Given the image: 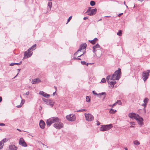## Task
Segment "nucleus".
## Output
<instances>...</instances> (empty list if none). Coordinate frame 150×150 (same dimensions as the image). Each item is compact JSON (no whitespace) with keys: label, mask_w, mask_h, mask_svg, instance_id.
Listing matches in <instances>:
<instances>
[{"label":"nucleus","mask_w":150,"mask_h":150,"mask_svg":"<svg viewBox=\"0 0 150 150\" xmlns=\"http://www.w3.org/2000/svg\"><path fill=\"white\" fill-rule=\"evenodd\" d=\"M121 74V69L119 68L118 70L116 71L111 76L110 80H118L120 78Z\"/></svg>","instance_id":"nucleus-1"},{"label":"nucleus","mask_w":150,"mask_h":150,"mask_svg":"<svg viewBox=\"0 0 150 150\" xmlns=\"http://www.w3.org/2000/svg\"><path fill=\"white\" fill-rule=\"evenodd\" d=\"M60 121L59 119L57 117H54L50 118L47 120L46 124L47 126H50L54 122H58Z\"/></svg>","instance_id":"nucleus-2"},{"label":"nucleus","mask_w":150,"mask_h":150,"mask_svg":"<svg viewBox=\"0 0 150 150\" xmlns=\"http://www.w3.org/2000/svg\"><path fill=\"white\" fill-rule=\"evenodd\" d=\"M112 125L111 124L108 125H102L100 128V130L101 131H107L112 127Z\"/></svg>","instance_id":"nucleus-3"},{"label":"nucleus","mask_w":150,"mask_h":150,"mask_svg":"<svg viewBox=\"0 0 150 150\" xmlns=\"http://www.w3.org/2000/svg\"><path fill=\"white\" fill-rule=\"evenodd\" d=\"M150 73V70H148L146 71L143 72L142 74V78L144 81H146L148 78Z\"/></svg>","instance_id":"nucleus-4"},{"label":"nucleus","mask_w":150,"mask_h":150,"mask_svg":"<svg viewBox=\"0 0 150 150\" xmlns=\"http://www.w3.org/2000/svg\"><path fill=\"white\" fill-rule=\"evenodd\" d=\"M91 8H89L86 12V13H87L88 15L92 16L96 13L97 9L96 8L91 9Z\"/></svg>","instance_id":"nucleus-5"},{"label":"nucleus","mask_w":150,"mask_h":150,"mask_svg":"<svg viewBox=\"0 0 150 150\" xmlns=\"http://www.w3.org/2000/svg\"><path fill=\"white\" fill-rule=\"evenodd\" d=\"M136 118L135 120L137 121L138 124L140 126H142L144 125V123L143 122L144 121L143 119L140 117L139 115Z\"/></svg>","instance_id":"nucleus-6"},{"label":"nucleus","mask_w":150,"mask_h":150,"mask_svg":"<svg viewBox=\"0 0 150 150\" xmlns=\"http://www.w3.org/2000/svg\"><path fill=\"white\" fill-rule=\"evenodd\" d=\"M85 116L86 120L88 121H91L94 119V117L91 114L89 113L85 114Z\"/></svg>","instance_id":"nucleus-7"},{"label":"nucleus","mask_w":150,"mask_h":150,"mask_svg":"<svg viewBox=\"0 0 150 150\" xmlns=\"http://www.w3.org/2000/svg\"><path fill=\"white\" fill-rule=\"evenodd\" d=\"M67 119L69 121H74L76 119V116L75 115L72 114H69L67 115L66 117Z\"/></svg>","instance_id":"nucleus-8"},{"label":"nucleus","mask_w":150,"mask_h":150,"mask_svg":"<svg viewBox=\"0 0 150 150\" xmlns=\"http://www.w3.org/2000/svg\"><path fill=\"white\" fill-rule=\"evenodd\" d=\"M32 51H31L29 49L25 52L24 53V57L23 58H28L30 57L32 54Z\"/></svg>","instance_id":"nucleus-9"},{"label":"nucleus","mask_w":150,"mask_h":150,"mask_svg":"<svg viewBox=\"0 0 150 150\" xmlns=\"http://www.w3.org/2000/svg\"><path fill=\"white\" fill-rule=\"evenodd\" d=\"M58 123H55L54 124V127L57 129H60L63 127V123L61 122H58Z\"/></svg>","instance_id":"nucleus-10"},{"label":"nucleus","mask_w":150,"mask_h":150,"mask_svg":"<svg viewBox=\"0 0 150 150\" xmlns=\"http://www.w3.org/2000/svg\"><path fill=\"white\" fill-rule=\"evenodd\" d=\"M139 115L133 112L129 113L128 114L129 117L132 119H136V117H137Z\"/></svg>","instance_id":"nucleus-11"},{"label":"nucleus","mask_w":150,"mask_h":150,"mask_svg":"<svg viewBox=\"0 0 150 150\" xmlns=\"http://www.w3.org/2000/svg\"><path fill=\"white\" fill-rule=\"evenodd\" d=\"M19 144L20 145L26 147L27 146V144L25 142L23 139L22 138H21L19 140Z\"/></svg>","instance_id":"nucleus-12"},{"label":"nucleus","mask_w":150,"mask_h":150,"mask_svg":"<svg viewBox=\"0 0 150 150\" xmlns=\"http://www.w3.org/2000/svg\"><path fill=\"white\" fill-rule=\"evenodd\" d=\"M86 46L87 45L86 43L81 44L80 46L79 49L77 50V52H79L83 49H86Z\"/></svg>","instance_id":"nucleus-13"},{"label":"nucleus","mask_w":150,"mask_h":150,"mask_svg":"<svg viewBox=\"0 0 150 150\" xmlns=\"http://www.w3.org/2000/svg\"><path fill=\"white\" fill-rule=\"evenodd\" d=\"M93 51L94 54H95L96 55V53L95 52V51L96 49H100V46L98 44H97L96 45L94 46L93 47Z\"/></svg>","instance_id":"nucleus-14"},{"label":"nucleus","mask_w":150,"mask_h":150,"mask_svg":"<svg viewBox=\"0 0 150 150\" xmlns=\"http://www.w3.org/2000/svg\"><path fill=\"white\" fill-rule=\"evenodd\" d=\"M45 123L43 120H41L40 121L39 126L41 128L44 129L45 127Z\"/></svg>","instance_id":"nucleus-15"},{"label":"nucleus","mask_w":150,"mask_h":150,"mask_svg":"<svg viewBox=\"0 0 150 150\" xmlns=\"http://www.w3.org/2000/svg\"><path fill=\"white\" fill-rule=\"evenodd\" d=\"M39 94L47 98H48V97L50 96V95L48 94L43 91H40L39 92Z\"/></svg>","instance_id":"nucleus-16"},{"label":"nucleus","mask_w":150,"mask_h":150,"mask_svg":"<svg viewBox=\"0 0 150 150\" xmlns=\"http://www.w3.org/2000/svg\"><path fill=\"white\" fill-rule=\"evenodd\" d=\"M41 81L40 79L39 78H36L35 79H33L32 80V84H35L41 82Z\"/></svg>","instance_id":"nucleus-17"},{"label":"nucleus","mask_w":150,"mask_h":150,"mask_svg":"<svg viewBox=\"0 0 150 150\" xmlns=\"http://www.w3.org/2000/svg\"><path fill=\"white\" fill-rule=\"evenodd\" d=\"M54 102L52 100L49 99L46 104L47 105H50L51 107H52L54 105Z\"/></svg>","instance_id":"nucleus-18"},{"label":"nucleus","mask_w":150,"mask_h":150,"mask_svg":"<svg viewBox=\"0 0 150 150\" xmlns=\"http://www.w3.org/2000/svg\"><path fill=\"white\" fill-rule=\"evenodd\" d=\"M17 149V147L13 145H11L9 146V149L10 150H16Z\"/></svg>","instance_id":"nucleus-19"},{"label":"nucleus","mask_w":150,"mask_h":150,"mask_svg":"<svg viewBox=\"0 0 150 150\" xmlns=\"http://www.w3.org/2000/svg\"><path fill=\"white\" fill-rule=\"evenodd\" d=\"M95 52L96 53V54L99 55H101L102 54V52L101 50L100 49H96L95 51Z\"/></svg>","instance_id":"nucleus-20"},{"label":"nucleus","mask_w":150,"mask_h":150,"mask_svg":"<svg viewBox=\"0 0 150 150\" xmlns=\"http://www.w3.org/2000/svg\"><path fill=\"white\" fill-rule=\"evenodd\" d=\"M148 100H149V99L147 98H145L144 100V109H145V108L146 106L147 103H148Z\"/></svg>","instance_id":"nucleus-21"},{"label":"nucleus","mask_w":150,"mask_h":150,"mask_svg":"<svg viewBox=\"0 0 150 150\" xmlns=\"http://www.w3.org/2000/svg\"><path fill=\"white\" fill-rule=\"evenodd\" d=\"M36 48V44H35L33 46H32L29 49L30 50H35Z\"/></svg>","instance_id":"nucleus-22"},{"label":"nucleus","mask_w":150,"mask_h":150,"mask_svg":"<svg viewBox=\"0 0 150 150\" xmlns=\"http://www.w3.org/2000/svg\"><path fill=\"white\" fill-rule=\"evenodd\" d=\"M133 143L134 145H138L140 144V142L137 140H135L133 141Z\"/></svg>","instance_id":"nucleus-23"},{"label":"nucleus","mask_w":150,"mask_h":150,"mask_svg":"<svg viewBox=\"0 0 150 150\" xmlns=\"http://www.w3.org/2000/svg\"><path fill=\"white\" fill-rule=\"evenodd\" d=\"M81 64L83 65H86L88 66V64H91V63H87L85 61H81Z\"/></svg>","instance_id":"nucleus-24"},{"label":"nucleus","mask_w":150,"mask_h":150,"mask_svg":"<svg viewBox=\"0 0 150 150\" xmlns=\"http://www.w3.org/2000/svg\"><path fill=\"white\" fill-rule=\"evenodd\" d=\"M116 111V110H114L112 108H111L109 111V113L113 114L115 113Z\"/></svg>","instance_id":"nucleus-25"},{"label":"nucleus","mask_w":150,"mask_h":150,"mask_svg":"<svg viewBox=\"0 0 150 150\" xmlns=\"http://www.w3.org/2000/svg\"><path fill=\"white\" fill-rule=\"evenodd\" d=\"M109 83V84H110V86L111 88H112L114 87V84L113 83H112V81H110V82H109V83Z\"/></svg>","instance_id":"nucleus-26"},{"label":"nucleus","mask_w":150,"mask_h":150,"mask_svg":"<svg viewBox=\"0 0 150 150\" xmlns=\"http://www.w3.org/2000/svg\"><path fill=\"white\" fill-rule=\"evenodd\" d=\"M52 2H49L48 4V6L49 7L50 10H51V8L52 6Z\"/></svg>","instance_id":"nucleus-27"},{"label":"nucleus","mask_w":150,"mask_h":150,"mask_svg":"<svg viewBox=\"0 0 150 150\" xmlns=\"http://www.w3.org/2000/svg\"><path fill=\"white\" fill-rule=\"evenodd\" d=\"M111 76L110 75H108L107 76L106 79L107 80V81L108 83H109L110 82L109 79H110L111 78Z\"/></svg>","instance_id":"nucleus-28"},{"label":"nucleus","mask_w":150,"mask_h":150,"mask_svg":"<svg viewBox=\"0 0 150 150\" xmlns=\"http://www.w3.org/2000/svg\"><path fill=\"white\" fill-rule=\"evenodd\" d=\"M117 35L119 36H121L122 34V30H120L117 33Z\"/></svg>","instance_id":"nucleus-29"},{"label":"nucleus","mask_w":150,"mask_h":150,"mask_svg":"<svg viewBox=\"0 0 150 150\" xmlns=\"http://www.w3.org/2000/svg\"><path fill=\"white\" fill-rule=\"evenodd\" d=\"M105 94H106L105 93L102 92L101 93L98 94L97 96H98L100 97L101 96V95H105Z\"/></svg>","instance_id":"nucleus-30"},{"label":"nucleus","mask_w":150,"mask_h":150,"mask_svg":"<svg viewBox=\"0 0 150 150\" xmlns=\"http://www.w3.org/2000/svg\"><path fill=\"white\" fill-rule=\"evenodd\" d=\"M86 101L87 102H89L90 101V98L89 96H87L86 97Z\"/></svg>","instance_id":"nucleus-31"},{"label":"nucleus","mask_w":150,"mask_h":150,"mask_svg":"<svg viewBox=\"0 0 150 150\" xmlns=\"http://www.w3.org/2000/svg\"><path fill=\"white\" fill-rule=\"evenodd\" d=\"M90 4L91 6H93L95 4V2L94 1H91L90 2Z\"/></svg>","instance_id":"nucleus-32"},{"label":"nucleus","mask_w":150,"mask_h":150,"mask_svg":"<svg viewBox=\"0 0 150 150\" xmlns=\"http://www.w3.org/2000/svg\"><path fill=\"white\" fill-rule=\"evenodd\" d=\"M86 111V109H81L77 111V112H83Z\"/></svg>","instance_id":"nucleus-33"},{"label":"nucleus","mask_w":150,"mask_h":150,"mask_svg":"<svg viewBox=\"0 0 150 150\" xmlns=\"http://www.w3.org/2000/svg\"><path fill=\"white\" fill-rule=\"evenodd\" d=\"M3 143L2 142V141H1L0 142V149H1L3 147Z\"/></svg>","instance_id":"nucleus-34"},{"label":"nucleus","mask_w":150,"mask_h":150,"mask_svg":"<svg viewBox=\"0 0 150 150\" xmlns=\"http://www.w3.org/2000/svg\"><path fill=\"white\" fill-rule=\"evenodd\" d=\"M102 83H105V82H106V80H105V78H103L101 80V82Z\"/></svg>","instance_id":"nucleus-35"},{"label":"nucleus","mask_w":150,"mask_h":150,"mask_svg":"<svg viewBox=\"0 0 150 150\" xmlns=\"http://www.w3.org/2000/svg\"><path fill=\"white\" fill-rule=\"evenodd\" d=\"M116 103L119 105H121L122 104V103L120 100H117Z\"/></svg>","instance_id":"nucleus-36"},{"label":"nucleus","mask_w":150,"mask_h":150,"mask_svg":"<svg viewBox=\"0 0 150 150\" xmlns=\"http://www.w3.org/2000/svg\"><path fill=\"white\" fill-rule=\"evenodd\" d=\"M88 41L90 42L92 44H95V42L94 41V40H88Z\"/></svg>","instance_id":"nucleus-37"},{"label":"nucleus","mask_w":150,"mask_h":150,"mask_svg":"<svg viewBox=\"0 0 150 150\" xmlns=\"http://www.w3.org/2000/svg\"><path fill=\"white\" fill-rule=\"evenodd\" d=\"M49 99H45V98H42V100H43L46 103H47V102L48 101V100Z\"/></svg>","instance_id":"nucleus-38"},{"label":"nucleus","mask_w":150,"mask_h":150,"mask_svg":"<svg viewBox=\"0 0 150 150\" xmlns=\"http://www.w3.org/2000/svg\"><path fill=\"white\" fill-rule=\"evenodd\" d=\"M72 18V16H70V17H69L68 19L67 20V24L70 21V20Z\"/></svg>","instance_id":"nucleus-39"},{"label":"nucleus","mask_w":150,"mask_h":150,"mask_svg":"<svg viewBox=\"0 0 150 150\" xmlns=\"http://www.w3.org/2000/svg\"><path fill=\"white\" fill-rule=\"evenodd\" d=\"M7 141V139H4L1 141L3 143H4L5 142H6Z\"/></svg>","instance_id":"nucleus-40"},{"label":"nucleus","mask_w":150,"mask_h":150,"mask_svg":"<svg viewBox=\"0 0 150 150\" xmlns=\"http://www.w3.org/2000/svg\"><path fill=\"white\" fill-rule=\"evenodd\" d=\"M24 102H25L24 100H21L20 104L21 105H22L24 103Z\"/></svg>","instance_id":"nucleus-41"},{"label":"nucleus","mask_w":150,"mask_h":150,"mask_svg":"<svg viewBox=\"0 0 150 150\" xmlns=\"http://www.w3.org/2000/svg\"><path fill=\"white\" fill-rule=\"evenodd\" d=\"M129 123L132 125H135V123L134 122H130Z\"/></svg>","instance_id":"nucleus-42"},{"label":"nucleus","mask_w":150,"mask_h":150,"mask_svg":"<svg viewBox=\"0 0 150 150\" xmlns=\"http://www.w3.org/2000/svg\"><path fill=\"white\" fill-rule=\"evenodd\" d=\"M22 63V61H21L19 63H15V64L17 65H20Z\"/></svg>","instance_id":"nucleus-43"},{"label":"nucleus","mask_w":150,"mask_h":150,"mask_svg":"<svg viewBox=\"0 0 150 150\" xmlns=\"http://www.w3.org/2000/svg\"><path fill=\"white\" fill-rule=\"evenodd\" d=\"M98 39L97 38H95L93 40L94 42H96V41L98 40Z\"/></svg>","instance_id":"nucleus-44"},{"label":"nucleus","mask_w":150,"mask_h":150,"mask_svg":"<svg viewBox=\"0 0 150 150\" xmlns=\"http://www.w3.org/2000/svg\"><path fill=\"white\" fill-rule=\"evenodd\" d=\"M15 65V63H12L10 64V66H12Z\"/></svg>","instance_id":"nucleus-45"},{"label":"nucleus","mask_w":150,"mask_h":150,"mask_svg":"<svg viewBox=\"0 0 150 150\" xmlns=\"http://www.w3.org/2000/svg\"><path fill=\"white\" fill-rule=\"evenodd\" d=\"M5 125L4 123H0V126H4Z\"/></svg>","instance_id":"nucleus-46"},{"label":"nucleus","mask_w":150,"mask_h":150,"mask_svg":"<svg viewBox=\"0 0 150 150\" xmlns=\"http://www.w3.org/2000/svg\"><path fill=\"white\" fill-rule=\"evenodd\" d=\"M93 93L94 94L96 95H97L98 94L96 93L95 91H93Z\"/></svg>","instance_id":"nucleus-47"},{"label":"nucleus","mask_w":150,"mask_h":150,"mask_svg":"<svg viewBox=\"0 0 150 150\" xmlns=\"http://www.w3.org/2000/svg\"><path fill=\"white\" fill-rule=\"evenodd\" d=\"M113 80V81H112V83H113L115 85V84L116 83V82L115 81V80Z\"/></svg>","instance_id":"nucleus-48"},{"label":"nucleus","mask_w":150,"mask_h":150,"mask_svg":"<svg viewBox=\"0 0 150 150\" xmlns=\"http://www.w3.org/2000/svg\"><path fill=\"white\" fill-rule=\"evenodd\" d=\"M96 122H97V125H100V122H99L98 120H97Z\"/></svg>","instance_id":"nucleus-49"},{"label":"nucleus","mask_w":150,"mask_h":150,"mask_svg":"<svg viewBox=\"0 0 150 150\" xmlns=\"http://www.w3.org/2000/svg\"><path fill=\"white\" fill-rule=\"evenodd\" d=\"M22 105H17V108H21V106H22Z\"/></svg>","instance_id":"nucleus-50"},{"label":"nucleus","mask_w":150,"mask_h":150,"mask_svg":"<svg viewBox=\"0 0 150 150\" xmlns=\"http://www.w3.org/2000/svg\"><path fill=\"white\" fill-rule=\"evenodd\" d=\"M117 103L116 102L115 103H114L112 106V107H113L114 106H115L117 104Z\"/></svg>","instance_id":"nucleus-51"},{"label":"nucleus","mask_w":150,"mask_h":150,"mask_svg":"<svg viewBox=\"0 0 150 150\" xmlns=\"http://www.w3.org/2000/svg\"><path fill=\"white\" fill-rule=\"evenodd\" d=\"M88 19V18L87 17H85L83 18V20H86L87 19Z\"/></svg>","instance_id":"nucleus-52"},{"label":"nucleus","mask_w":150,"mask_h":150,"mask_svg":"<svg viewBox=\"0 0 150 150\" xmlns=\"http://www.w3.org/2000/svg\"><path fill=\"white\" fill-rule=\"evenodd\" d=\"M123 14V13H120V14H119V15H118V16H119V17H120Z\"/></svg>","instance_id":"nucleus-53"},{"label":"nucleus","mask_w":150,"mask_h":150,"mask_svg":"<svg viewBox=\"0 0 150 150\" xmlns=\"http://www.w3.org/2000/svg\"><path fill=\"white\" fill-rule=\"evenodd\" d=\"M78 52H77V51L76 52H75L74 54V55H76L77 54V53Z\"/></svg>","instance_id":"nucleus-54"},{"label":"nucleus","mask_w":150,"mask_h":150,"mask_svg":"<svg viewBox=\"0 0 150 150\" xmlns=\"http://www.w3.org/2000/svg\"><path fill=\"white\" fill-rule=\"evenodd\" d=\"M83 54L84 53H83L82 54H81V55H80L79 56L77 57H81V56H82Z\"/></svg>","instance_id":"nucleus-55"},{"label":"nucleus","mask_w":150,"mask_h":150,"mask_svg":"<svg viewBox=\"0 0 150 150\" xmlns=\"http://www.w3.org/2000/svg\"><path fill=\"white\" fill-rule=\"evenodd\" d=\"M29 91H28L26 93H25V94L26 95H28L29 94Z\"/></svg>","instance_id":"nucleus-56"},{"label":"nucleus","mask_w":150,"mask_h":150,"mask_svg":"<svg viewBox=\"0 0 150 150\" xmlns=\"http://www.w3.org/2000/svg\"><path fill=\"white\" fill-rule=\"evenodd\" d=\"M2 101V98L1 97H0V102H1Z\"/></svg>","instance_id":"nucleus-57"},{"label":"nucleus","mask_w":150,"mask_h":150,"mask_svg":"<svg viewBox=\"0 0 150 150\" xmlns=\"http://www.w3.org/2000/svg\"><path fill=\"white\" fill-rule=\"evenodd\" d=\"M76 59H78V60H81V58H78V57H77L76 58Z\"/></svg>","instance_id":"nucleus-58"},{"label":"nucleus","mask_w":150,"mask_h":150,"mask_svg":"<svg viewBox=\"0 0 150 150\" xmlns=\"http://www.w3.org/2000/svg\"><path fill=\"white\" fill-rule=\"evenodd\" d=\"M17 129L18 130V131H20V132H21V130L20 129Z\"/></svg>","instance_id":"nucleus-59"},{"label":"nucleus","mask_w":150,"mask_h":150,"mask_svg":"<svg viewBox=\"0 0 150 150\" xmlns=\"http://www.w3.org/2000/svg\"><path fill=\"white\" fill-rule=\"evenodd\" d=\"M76 58H76V57H74L73 58V59H76Z\"/></svg>","instance_id":"nucleus-60"},{"label":"nucleus","mask_w":150,"mask_h":150,"mask_svg":"<svg viewBox=\"0 0 150 150\" xmlns=\"http://www.w3.org/2000/svg\"><path fill=\"white\" fill-rule=\"evenodd\" d=\"M124 149L125 150H127L128 149L127 148V147H125Z\"/></svg>","instance_id":"nucleus-61"},{"label":"nucleus","mask_w":150,"mask_h":150,"mask_svg":"<svg viewBox=\"0 0 150 150\" xmlns=\"http://www.w3.org/2000/svg\"><path fill=\"white\" fill-rule=\"evenodd\" d=\"M105 17H110V16H105Z\"/></svg>","instance_id":"nucleus-62"},{"label":"nucleus","mask_w":150,"mask_h":150,"mask_svg":"<svg viewBox=\"0 0 150 150\" xmlns=\"http://www.w3.org/2000/svg\"><path fill=\"white\" fill-rule=\"evenodd\" d=\"M18 74H17V75H16V76L14 77V78H16V77L18 75Z\"/></svg>","instance_id":"nucleus-63"},{"label":"nucleus","mask_w":150,"mask_h":150,"mask_svg":"<svg viewBox=\"0 0 150 150\" xmlns=\"http://www.w3.org/2000/svg\"><path fill=\"white\" fill-rule=\"evenodd\" d=\"M130 127H134V126H130Z\"/></svg>","instance_id":"nucleus-64"}]
</instances>
